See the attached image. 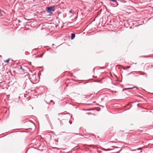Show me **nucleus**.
Returning a JSON list of instances; mask_svg holds the SVG:
<instances>
[{
    "label": "nucleus",
    "instance_id": "1",
    "mask_svg": "<svg viewBox=\"0 0 153 153\" xmlns=\"http://www.w3.org/2000/svg\"><path fill=\"white\" fill-rule=\"evenodd\" d=\"M55 6L54 5L46 8L47 11L48 12L50 13H52L55 10Z\"/></svg>",
    "mask_w": 153,
    "mask_h": 153
},
{
    "label": "nucleus",
    "instance_id": "2",
    "mask_svg": "<svg viewBox=\"0 0 153 153\" xmlns=\"http://www.w3.org/2000/svg\"><path fill=\"white\" fill-rule=\"evenodd\" d=\"M139 74L140 75H143L146 78L147 77V74L145 73H144V72L142 73V72L141 71H140V72H139Z\"/></svg>",
    "mask_w": 153,
    "mask_h": 153
},
{
    "label": "nucleus",
    "instance_id": "3",
    "mask_svg": "<svg viewBox=\"0 0 153 153\" xmlns=\"http://www.w3.org/2000/svg\"><path fill=\"white\" fill-rule=\"evenodd\" d=\"M75 34L74 33H72L71 37V39H73L75 38Z\"/></svg>",
    "mask_w": 153,
    "mask_h": 153
},
{
    "label": "nucleus",
    "instance_id": "4",
    "mask_svg": "<svg viewBox=\"0 0 153 153\" xmlns=\"http://www.w3.org/2000/svg\"><path fill=\"white\" fill-rule=\"evenodd\" d=\"M20 68L21 69V70L23 72H25V70L23 68L22 66L20 67Z\"/></svg>",
    "mask_w": 153,
    "mask_h": 153
},
{
    "label": "nucleus",
    "instance_id": "5",
    "mask_svg": "<svg viewBox=\"0 0 153 153\" xmlns=\"http://www.w3.org/2000/svg\"><path fill=\"white\" fill-rule=\"evenodd\" d=\"M9 61H10V59H8L7 60H6V61H4V62H6V63H8L9 62Z\"/></svg>",
    "mask_w": 153,
    "mask_h": 153
},
{
    "label": "nucleus",
    "instance_id": "6",
    "mask_svg": "<svg viewBox=\"0 0 153 153\" xmlns=\"http://www.w3.org/2000/svg\"><path fill=\"white\" fill-rule=\"evenodd\" d=\"M134 87H133V88ZM125 88V89H123V90H127V89H132V88Z\"/></svg>",
    "mask_w": 153,
    "mask_h": 153
},
{
    "label": "nucleus",
    "instance_id": "7",
    "mask_svg": "<svg viewBox=\"0 0 153 153\" xmlns=\"http://www.w3.org/2000/svg\"><path fill=\"white\" fill-rule=\"evenodd\" d=\"M69 12H70V13H74V11H73L72 10H71Z\"/></svg>",
    "mask_w": 153,
    "mask_h": 153
},
{
    "label": "nucleus",
    "instance_id": "8",
    "mask_svg": "<svg viewBox=\"0 0 153 153\" xmlns=\"http://www.w3.org/2000/svg\"><path fill=\"white\" fill-rule=\"evenodd\" d=\"M130 68V66H128L126 68L127 69H128V68Z\"/></svg>",
    "mask_w": 153,
    "mask_h": 153
},
{
    "label": "nucleus",
    "instance_id": "9",
    "mask_svg": "<svg viewBox=\"0 0 153 153\" xmlns=\"http://www.w3.org/2000/svg\"><path fill=\"white\" fill-rule=\"evenodd\" d=\"M111 1L113 2H115V0H110Z\"/></svg>",
    "mask_w": 153,
    "mask_h": 153
},
{
    "label": "nucleus",
    "instance_id": "10",
    "mask_svg": "<svg viewBox=\"0 0 153 153\" xmlns=\"http://www.w3.org/2000/svg\"><path fill=\"white\" fill-rule=\"evenodd\" d=\"M69 123L70 124H71L72 123V122L71 121H69Z\"/></svg>",
    "mask_w": 153,
    "mask_h": 153
},
{
    "label": "nucleus",
    "instance_id": "11",
    "mask_svg": "<svg viewBox=\"0 0 153 153\" xmlns=\"http://www.w3.org/2000/svg\"><path fill=\"white\" fill-rule=\"evenodd\" d=\"M138 149H139V150H141V149H142L140 148H138Z\"/></svg>",
    "mask_w": 153,
    "mask_h": 153
},
{
    "label": "nucleus",
    "instance_id": "12",
    "mask_svg": "<svg viewBox=\"0 0 153 153\" xmlns=\"http://www.w3.org/2000/svg\"><path fill=\"white\" fill-rule=\"evenodd\" d=\"M63 114L62 113H61L59 114L58 115H59L60 114Z\"/></svg>",
    "mask_w": 153,
    "mask_h": 153
},
{
    "label": "nucleus",
    "instance_id": "13",
    "mask_svg": "<svg viewBox=\"0 0 153 153\" xmlns=\"http://www.w3.org/2000/svg\"><path fill=\"white\" fill-rule=\"evenodd\" d=\"M51 102H53V100H51Z\"/></svg>",
    "mask_w": 153,
    "mask_h": 153
},
{
    "label": "nucleus",
    "instance_id": "14",
    "mask_svg": "<svg viewBox=\"0 0 153 153\" xmlns=\"http://www.w3.org/2000/svg\"><path fill=\"white\" fill-rule=\"evenodd\" d=\"M111 147L112 148V149L114 148V146H111Z\"/></svg>",
    "mask_w": 153,
    "mask_h": 153
},
{
    "label": "nucleus",
    "instance_id": "15",
    "mask_svg": "<svg viewBox=\"0 0 153 153\" xmlns=\"http://www.w3.org/2000/svg\"><path fill=\"white\" fill-rule=\"evenodd\" d=\"M1 10H0V14L1 13Z\"/></svg>",
    "mask_w": 153,
    "mask_h": 153
}]
</instances>
